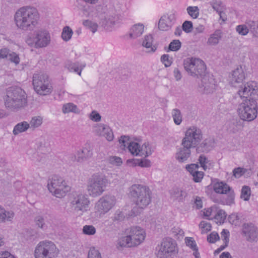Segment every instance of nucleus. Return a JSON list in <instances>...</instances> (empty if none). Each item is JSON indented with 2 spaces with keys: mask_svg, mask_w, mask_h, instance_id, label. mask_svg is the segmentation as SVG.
<instances>
[{
  "mask_svg": "<svg viewBox=\"0 0 258 258\" xmlns=\"http://www.w3.org/2000/svg\"><path fill=\"white\" fill-rule=\"evenodd\" d=\"M62 110L64 113H69L70 112H73L75 113H79V111L77 105L73 103L64 104L62 106Z\"/></svg>",
  "mask_w": 258,
  "mask_h": 258,
  "instance_id": "34",
  "label": "nucleus"
},
{
  "mask_svg": "<svg viewBox=\"0 0 258 258\" xmlns=\"http://www.w3.org/2000/svg\"><path fill=\"white\" fill-rule=\"evenodd\" d=\"M229 78L231 85L234 87L239 86V89H241L242 86H241L240 84L242 83V82L245 78V74L242 67L239 66L233 71ZM246 84H245V85ZM244 85L245 84L242 86V87H244Z\"/></svg>",
  "mask_w": 258,
  "mask_h": 258,
  "instance_id": "19",
  "label": "nucleus"
},
{
  "mask_svg": "<svg viewBox=\"0 0 258 258\" xmlns=\"http://www.w3.org/2000/svg\"><path fill=\"white\" fill-rule=\"evenodd\" d=\"M185 242L186 245L192 250L196 249V248L198 247L195 240L192 237H185Z\"/></svg>",
  "mask_w": 258,
  "mask_h": 258,
  "instance_id": "55",
  "label": "nucleus"
},
{
  "mask_svg": "<svg viewBox=\"0 0 258 258\" xmlns=\"http://www.w3.org/2000/svg\"><path fill=\"white\" fill-rule=\"evenodd\" d=\"M250 193V188L248 186L245 185L242 188L240 197L243 200L247 201L249 199Z\"/></svg>",
  "mask_w": 258,
  "mask_h": 258,
  "instance_id": "47",
  "label": "nucleus"
},
{
  "mask_svg": "<svg viewBox=\"0 0 258 258\" xmlns=\"http://www.w3.org/2000/svg\"><path fill=\"white\" fill-rule=\"evenodd\" d=\"M193 29L192 23L189 21H185L182 25V29L186 33H190Z\"/></svg>",
  "mask_w": 258,
  "mask_h": 258,
  "instance_id": "54",
  "label": "nucleus"
},
{
  "mask_svg": "<svg viewBox=\"0 0 258 258\" xmlns=\"http://www.w3.org/2000/svg\"><path fill=\"white\" fill-rule=\"evenodd\" d=\"M203 139L202 131L197 126H192L185 132L182 142L192 148H196Z\"/></svg>",
  "mask_w": 258,
  "mask_h": 258,
  "instance_id": "13",
  "label": "nucleus"
},
{
  "mask_svg": "<svg viewBox=\"0 0 258 258\" xmlns=\"http://www.w3.org/2000/svg\"><path fill=\"white\" fill-rule=\"evenodd\" d=\"M153 42V37L151 35H148L145 36L143 41V46L147 48H150L149 52H155L157 47L152 45Z\"/></svg>",
  "mask_w": 258,
  "mask_h": 258,
  "instance_id": "31",
  "label": "nucleus"
},
{
  "mask_svg": "<svg viewBox=\"0 0 258 258\" xmlns=\"http://www.w3.org/2000/svg\"><path fill=\"white\" fill-rule=\"evenodd\" d=\"M107 162L113 166H119L122 164V160L121 158L116 156H109L107 159Z\"/></svg>",
  "mask_w": 258,
  "mask_h": 258,
  "instance_id": "42",
  "label": "nucleus"
},
{
  "mask_svg": "<svg viewBox=\"0 0 258 258\" xmlns=\"http://www.w3.org/2000/svg\"><path fill=\"white\" fill-rule=\"evenodd\" d=\"M39 19L37 10L33 7L24 6L15 14L14 21L17 28L22 31H32L37 26Z\"/></svg>",
  "mask_w": 258,
  "mask_h": 258,
  "instance_id": "2",
  "label": "nucleus"
},
{
  "mask_svg": "<svg viewBox=\"0 0 258 258\" xmlns=\"http://www.w3.org/2000/svg\"><path fill=\"white\" fill-rule=\"evenodd\" d=\"M35 48L46 47L50 42V36L46 30H38L35 32Z\"/></svg>",
  "mask_w": 258,
  "mask_h": 258,
  "instance_id": "18",
  "label": "nucleus"
},
{
  "mask_svg": "<svg viewBox=\"0 0 258 258\" xmlns=\"http://www.w3.org/2000/svg\"><path fill=\"white\" fill-rule=\"evenodd\" d=\"M221 237L222 240L224 241V244L221 245L219 248V250H223L227 246L229 242V231L227 230L223 229L221 232Z\"/></svg>",
  "mask_w": 258,
  "mask_h": 258,
  "instance_id": "44",
  "label": "nucleus"
},
{
  "mask_svg": "<svg viewBox=\"0 0 258 258\" xmlns=\"http://www.w3.org/2000/svg\"><path fill=\"white\" fill-rule=\"evenodd\" d=\"M15 214L13 211H7L2 206H0V222L11 221Z\"/></svg>",
  "mask_w": 258,
  "mask_h": 258,
  "instance_id": "26",
  "label": "nucleus"
},
{
  "mask_svg": "<svg viewBox=\"0 0 258 258\" xmlns=\"http://www.w3.org/2000/svg\"><path fill=\"white\" fill-rule=\"evenodd\" d=\"M222 38V33L220 30H217L214 33L210 35L207 41V44L209 45H216Z\"/></svg>",
  "mask_w": 258,
  "mask_h": 258,
  "instance_id": "27",
  "label": "nucleus"
},
{
  "mask_svg": "<svg viewBox=\"0 0 258 258\" xmlns=\"http://www.w3.org/2000/svg\"><path fill=\"white\" fill-rule=\"evenodd\" d=\"M116 199L114 196L106 195L102 197L95 204V209L100 214H105L115 205Z\"/></svg>",
  "mask_w": 258,
  "mask_h": 258,
  "instance_id": "14",
  "label": "nucleus"
},
{
  "mask_svg": "<svg viewBox=\"0 0 258 258\" xmlns=\"http://www.w3.org/2000/svg\"><path fill=\"white\" fill-rule=\"evenodd\" d=\"M161 61L164 63L165 67L170 66L172 62V58H170L169 55L166 54L162 55Z\"/></svg>",
  "mask_w": 258,
  "mask_h": 258,
  "instance_id": "57",
  "label": "nucleus"
},
{
  "mask_svg": "<svg viewBox=\"0 0 258 258\" xmlns=\"http://www.w3.org/2000/svg\"><path fill=\"white\" fill-rule=\"evenodd\" d=\"M249 29H248V27L247 26V21L244 24L238 25L236 28L237 32L242 36L247 35L249 32Z\"/></svg>",
  "mask_w": 258,
  "mask_h": 258,
  "instance_id": "46",
  "label": "nucleus"
},
{
  "mask_svg": "<svg viewBox=\"0 0 258 258\" xmlns=\"http://www.w3.org/2000/svg\"><path fill=\"white\" fill-rule=\"evenodd\" d=\"M186 11L188 14L194 19L197 18L199 15V9L197 6H189Z\"/></svg>",
  "mask_w": 258,
  "mask_h": 258,
  "instance_id": "45",
  "label": "nucleus"
},
{
  "mask_svg": "<svg viewBox=\"0 0 258 258\" xmlns=\"http://www.w3.org/2000/svg\"><path fill=\"white\" fill-rule=\"evenodd\" d=\"M156 255L158 258H168L175 254L177 244L171 238H164L160 245L156 247Z\"/></svg>",
  "mask_w": 258,
  "mask_h": 258,
  "instance_id": "10",
  "label": "nucleus"
},
{
  "mask_svg": "<svg viewBox=\"0 0 258 258\" xmlns=\"http://www.w3.org/2000/svg\"><path fill=\"white\" fill-rule=\"evenodd\" d=\"M144 26L143 24H135L131 28L129 36L131 39H136L141 36L144 32Z\"/></svg>",
  "mask_w": 258,
  "mask_h": 258,
  "instance_id": "23",
  "label": "nucleus"
},
{
  "mask_svg": "<svg viewBox=\"0 0 258 258\" xmlns=\"http://www.w3.org/2000/svg\"><path fill=\"white\" fill-rule=\"evenodd\" d=\"M183 66L185 71L191 76L200 78L206 72V66L204 62L197 58L188 57L184 60Z\"/></svg>",
  "mask_w": 258,
  "mask_h": 258,
  "instance_id": "9",
  "label": "nucleus"
},
{
  "mask_svg": "<svg viewBox=\"0 0 258 258\" xmlns=\"http://www.w3.org/2000/svg\"><path fill=\"white\" fill-rule=\"evenodd\" d=\"M83 25L88 29H90L93 33H95L97 31L98 27V25L96 23L89 20L84 21L83 22Z\"/></svg>",
  "mask_w": 258,
  "mask_h": 258,
  "instance_id": "41",
  "label": "nucleus"
},
{
  "mask_svg": "<svg viewBox=\"0 0 258 258\" xmlns=\"http://www.w3.org/2000/svg\"><path fill=\"white\" fill-rule=\"evenodd\" d=\"M30 128V125L27 121H23L17 124L13 131V133L14 135H18L19 134L26 131Z\"/></svg>",
  "mask_w": 258,
  "mask_h": 258,
  "instance_id": "30",
  "label": "nucleus"
},
{
  "mask_svg": "<svg viewBox=\"0 0 258 258\" xmlns=\"http://www.w3.org/2000/svg\"><path fill=\"white\" fill-rule=\"evenodd\" d=\"M117 19L118 17L115 14L108 12L105 14L104 19H101V21L104 27H112L115 25Z\"/></svg>",
  "mask_w": 258,
  "mask_h": 258,
  "instance_id": "25",
  "label": "nucleus"
},
{
  "mask_svg": "<svg viewBox=\"0 0 258 258\" xmlns=\"http://www.w3.org/2000/svg\"><path fill=\"white\" fill-rule=\"evenodd\" d=\"M89 117L91 120L94 122H99L101 119V116L100 114L95 110L92 111L90 113Z\"/></svg>",
  "mask_w": 258,
  "mask_h": 258,
  "instance_id": "56",
  "label": "nucleus"
},
{
  "mask_svg": "<svg viewBox=\"0 0 258 258\" xmlns=\"http://www.w3.org/2000/svg\"><path fill=\"white\" fill-rule=\"evenodd\" d=\"M140 149L141 146L138 143L131 142L128 145V150L133 155L140 156Z\"/></svg>",
  "mask_w": 258,
  "mask_h": 258,
  "instance_id": "33",
  "label": "nucleus"
},
{
  "mask_svg": "<svg viewBox=\"0 0 258 258\" xmlns=\"http://www.w3.org/2000/svg\"><path fill=\"white\" fill-rule=\"evenodd\" d=\"M94 132L98 136L104 137L108 142L113 140L114 135L111 128L103 123H98L93 126Z\"/></svg>",
  "mask_w": 258,
  "mask_h": 258,
  "instance_id": "17",
  "label": "nucleus"
},
{
  "mask_svg": "<svg viewBox=\"0 0 258 258\" xmlns=\"http://www.w3.org/2000/svg\"><path fill=\"white\" fill-rule=\"evenodd\" d=\"M175 21V15L173 12H170L161 17L158 23V28L162 31L170 29Z\"/></svg>",
  "mask_w": 258,
  "mask_h": 258,
  "instance_id": "20",
  "label": "nucleus"
},
{
  "mask_svg": "<svg viewBox=\"0 0 258 258\" xmlns=\"http://www.w3.org/2000/svg\"><path fill=\"white\" fill-rule=\"evenodd\" d=\"M214 146V140L209 137L205 139L200 144L196 147L198 153H208Z\"/></svg>",
  "mask_w": 258,
  "mask_h": 258,
  "instance_id": "22",
  "label": "nucleus"
},
{
  "mask_svg": "<svg viewBox=\"0 0 258 258\" xmlns=\"http://www.w3.org/2000/svg\"><path fill=\"white\" fill-rule=\"evenodd\" d=\"M152 153V150L148 143H145L142 147H141L140 152L141 157L146 158L150 155Z\"/></svg>",
  "mask_w": 258,
  "mask_h": 258,
  "instance_id": "38",
  "label": "nucleus"
},
{
  "mask_svg": "<svg viewBox=\"0 0 258 258\" xmlns=\"http://www.w3.org/2000/svg\"><path fill=\"white\" fill-rule=\"evenodd\" d=\"M171 197L178 202H183L187 195L186 191L179 187H174L170 191Z\"/></svg>",
  "mask_w": 258,
  "mask_h": 258,
  "instance_id": "24",
  "label": "nucleus"
},
{
  "mask_svg": "<svg viewBox=\"0 0 258 258\" xmlns=\"http://www.w3.org/2000/svg\"><path fill=\"white\" fill-rule=\"evenodd\" d=\"M93 155L92 150L90 148H84L80 152H78V158L77 161L78 162H82L83 161L88 159L91 158Z\"/></svg>",
  "mask_w": 258,
  "mask_h": 258,
  "instance_id": "28",
  "label": "nucleus"
},
{
  "mask_svg": "<svg viewBox=\"0 0 258 258\" xmlns=\"http://www.w3.org/2000/svg\"><path fill=\"white\" fill-rule=\"evenodd\" d=\"M88 258H102L101 253L95 247H91L88 253Z\"/></svg>",
  "mask_w": 258,
  "mask_h": 258,
  "instance_id": "51",
  "label": "nucleus"
},
{
  "mask_svg": "<svg viewBox=\"0 0 258 258\" xmlns=\"http://www.w3.org/2000/svg\"><path fill=\"white\" fill-rule=\"evenodd\" d=\"M198 161L201 166L204 170L209 169L212 166L211 161L204 155L200 156Z\"/></svg>",
  "mask_w": 258,
  "mask_h": 258,
  "instance_id": "37",
  "label": "nucleus"
},
{
  "mask_svg": "<svg viewBox=\"0 0 258 258\" xmlns=\"http://www.w3.org/2000/svg\"><path fill=\"white\" fill-rule=\"evenodd\" d=\"M83 232L85 234L93 235L96 233V229L93 225H85L83 228Z\"/></svg>",
  "mask_w": 258,
  "mask_h": 258,
  "instance_id": "53",
  "label": "nucleus"
},
{
  "mask_svg": "<svg viewBox=\"0 0 258 258\" xmlns=\"http://www.w3.org/2000/svg\"><path fill=\"white\" fill-rule=\"evenodd\" d=\"M47 188L49 192L57 198L64 197L71 189L63 178L58 175H53L48 179Z\"/></svg>",
  "mask_w": 258,
  "mask_h": 258,
  "instance_id": "7",
  "label": "nucleus"
},
{
  "mask_svg": "<svg viewBox=\"0 0 258 258\" xmlns=\"http://www.w3.org/2000/svg\"><path fill=\"white\" fill-rule=\"evenodd\" d=\"M59 250L52 241L44 240L40 241L35 247L34 256L35 258H56Z\"/></svg>",
  "mask_w": 258,
  "mask_h": 258,
  "instance_id": "8",
  "label": "nucleus"
},
{
  "mask_svg": "<svg viewBox=\"0 0 258 258\" xmlns=\"http://www.w3.org/2000/svg\"><path fill=\"white\" fill-rule=\"evenodd\" d=\"M255 82L247 83L238 91L241 101L239 103L237 112L240 119L250 121L257 116V106L255 99L252 96L258 94V87Z\"/></svg>",
  "mask_w": 258,
  "mask_h": 258,
  "instance_id": "1",
  "label": "nucleus"
},
{
  "mask_svg": "<svg viewBox=\"0 0 258 258\" xmlns=\"http://www.w3.org/2000/svg\"><path fill=\"white\" fill-rule=\"evenodd\" d=\"M127 235L118 239L117 245L120 247H134L143 242L146 236L144 230L139 227H133L126 231Z\"/></svg>",
  "mask_w": 258,
  "mask_h": 258,
  "instance_id": "5",
  "label": "nucleus"
},
{
  "mask_svg": "<svg viewBox=\"0 0 258 258\" xmlns=\"http://www.w3.org/2000/svg\"><path fill=\"white\" fill-rule=\"evenodd\" d=\"M201 82H199L200 91L203 93H210L215 89L214 79L206 72L202 77H200Z\"/></svg>",
  "mask_w": 258,
  "mask_h": 258,
  "instance_id": "16",
  "label": "nucleus"
},
{
  "mask_svg": "<svg viewBox=\"0 0 258 258\" xmlns=\"http://www.w3.org/2000/svg\"><path fill=\"white\" fill-rule=\"evenodd\" d=\"M219 239V236L217 232H213L207 236V240L210 243H215Z\"/></svg>",
  "mask_w": 258,
  "mask_h": 258,
  "instance_id": "61",
  "label": "nucleus"
},
{
  "mask_svg": "<svg viewBox=\"0 0 258 258\" xmlns=\"http://www.w3.org/2000/svg\"><path fill=\"white\" fill-rule=\"evenodd\" d=\"M213 9L217 13L223 11V5L221 1L213 0L210 3Z\"/></svg>",
  "mask_w": 258,
  "mask_h": 258,
  "instance_id": "48",
  "label": "nucleus"
},
{
  "mask_svg": "<svg viewBox=\"0 0 258 258\" xmlns=\"http://www.w3.org/2000/svg\"><path fill=\"white\" fill-rule=\"evenodd\" d=\"M129 194L136 207L131 210V216H136L151 203L152 192L147 186L135 184L129 188Z\"/></svg>",
  "mask_w": 258,
  "mask_h": 258,
  "instance_id": "3",
  "label": "nucleus"
},
{
  "mask_svg": "<svg viewBox=\"0 0 258 258\" xmlns=\"http://www.w3.org/2000/svg\"><path fill=\"white\" fill-rule=\"evenodd\" d=\"M171 233L173 237L175 238H179L184 235L183 231L179 227H173L171 230Z\"/></svg>",
  "mask_w": 258,
  "mask_h": 258,
  "instance_id": "50",
  "label": "nucleus"
},
{
  "mask_svg": "<svg viewBox=\"0 0 258 258\" xmlns=\"http://www.w3.org/2000/svg\"><path fill=\"white\" fill-rule=\"evenodd\" d=\"M214 191L218 194H226L231 190L230 187L226 183L221 182H217L214 186Z\"/></svg>",
  "mask_w": 258,
  "mask_h": 258,
  "instance_id": "29",
  "label": "nucleus"
},
{
  "mask_svg": "<svg viewBox=\"0 0 258 258\" xmlns=\"http://www.w3.org/2000/svg\"><path fill=\"white\" fill-rule=\"evenodd\" d=\"M90 201L87 196L81 193H73L70 199V206L74 212L81 214L86 211Z\"/></svg>",
  "mask_w": 258,
  "mask_h": 258,
  "instance_id": "12",
  "label": "nucleus"
},
{
  "mask_svg": "<svg viewBox=\"0 0 258 258\" xmlns=\"http://www.w3.org/2000/svg\"><path fill=\"white\" fill-rule=\"evenodd\" d=\"M27 104V96L24 90L19 87H11L7 89L5 99L7 108L13 111L24 107Z\"/></svg>",
  "mask_w": 258,
  "mask_h": 258,
  "instance_id": "4",
  "label": "nucleus"
},
{
  "mask_svg": "<svg viewBox=\"0 0 258 258\" xmlns=\"http://www.w3.org/2000/svg\"><path fill=\"white\" fill-rule=\"evenodd\" d=\"M73 34V30L69 26H65L62 30L61 37L64 41H68L71 39Z\"/></svg>",
  "mask_w": 258,
  "mask_h": 258,
  "instance_id": "40",
  "label": "nucleus"
},
{
  "mask_svg": "<svg viewBox=\"0 0 258 258\" xmlns=\"http://www.w3.org/2000/svg\"><path fill=\"white\" fill-rule=\"evenodd\" d=\"M46 144V142L44 140L39 142L37 143V149L42 152H46L47 150Z\"/></svg>",
  "mask_w": 258,
  "mask_h": 258,
  "instance_id": "64",
  "label": "nucleus"
},
{
  "mask_svg": "<svg viewBox=\"0 0 258 258\" xmlns=\"http://www.w3.org/2000/svg\"><path fill=\"white\" fill-rule=\"evenodd\" d=\"M119 142L121 145L122 149H124L126 147L128 149V145L130 144L129 140L127 137L121 136L119 140Z\"/></svg>",
  "mask_w": 258,
  "mask_h": 258,
  "instance_id": "63",
  "label": "nucleus"
},
{
  "mask_svg": "<svg viewBox=\"0 0 258 258\" xmlns=\"http://www.w3.org/2000/svg\"><path fill=\"white\" fill-rule=\"evenodd\" d=\"M199 227L202 229V233H206L211 231L212 228L211 224L205 221L201 222L199 224Z\"/></svg>",
  "mask_w": 258,
  "mask_h": 258,
  "instance_id": "52",
  "label": "nucleus"
},
{
  "mask_svg": "<svg viewBox=\"0 0 258 258\" xmlns=\"http://www.w3.org/2000/svg\"><path fill=\"white\" fill-rule=\"evenodd\" d=\"M8 59L16 64H18L20 62V58L18 54L14 52H11Z\"/></svg>",
  "mask_w": 258,
  "mask_h": 258,
  "instance_id": "58",
  "label": "nucleus"
},
{
  "mask_svg": "<svg viewBox=\"0 0 258 258\" xmlns=\"http://www.w3.org/2000/svg\"><path fill=\"white\" fill-rule=\"evenodd\" d=\"M67 66L68 69L70 71L76 72L80 76L81 74V72L83 68L84 67V66H80L78 62L71 63L68 64Z\"/></svg>",
  "mask_w": 258,
  "mask_h": 258,
  "instance_id": "43",
  "label": "nucleus"
},
{
  "mask_svg": "<svg viewBox=\"0 0 258 258\" xmlns=\"http://www.w3.org/2000/svg\"><path fill=\"white\" fill-rule=\"evenodd\" d=\"M33 85L36 92L40 95H46L51 92V86L46 74H34L33 77Z\"/></svg>",
  "mask_w": 258,
  "mask_h": 258,
  "instance_id": "11",
  "label": "nucleus"
},
{
  "mask_svg": "<svg viewBox=\"0 0 258 258\" xmlns=\"http://www.w3.org/2000/svg\"><path fill=\"white\" fill-rule=\"evenodd\" d=\"M242 235L250 242L258 240V228L252 223H244L242 226Z\"/></svg>",
  "mask_w": 258,
  "mask_h": 258,
  "instance_id": "15",
  "label": "nucleus"
},
{
  "mask_svg": "<svg viewBox=\"0 0 258 258\" xmlns=\"http://www.w3.org/2000/svg\"><path fill=\"white\" fill-rule=\"evenodd\" d=\"M214 214L215 216L214 218L215 219L216 222L217 224H221L224 222L226 217V214L224 210L217 209V211Z\"/></svg>",
  "mask_w": 258,
  "mask_h": 258,
  "instance_id": "36",
  "label": "nucleus"
},
{
  "mask_svg": "<svg viewBox=\"0 0 258 258\" xmlns=\"http://www.w3.org/2000/svg\"><path fill=\"white\" fill-rule=\"evenodd\" d=\"M107 183V179L104 175L100 173L93 174L87 182V190L89 195L92 198L101 196L105 190Z\"/></svg>",
  "mask_w": 258,
  "mask_h": 258,
  "instance_id": "6",
  "label": "nucleus"
},
{
  "mask_svg": "<svg viewBox=\"0 0 258 258\" xmlns=\"http://www.w3.org/2000/svg\"><path fill=\"white\" fill-rule=\"evenodd\" d=\"M246 171V169L241 168V167H238L235 168L233 171V175L236 178H239L241 177L242 175H243Z\"/></svg>",
  "mask_w": 258,
  "mask_h": 258,
  "instance_id": "60",
  "label": "nucleus"
},
{
  "mask_svg": "<svg viewBox=\"0 0 258 258\" xmlns=\"http://www.w3.org/2000/svg\"><path fill=\"white\" fill-rule=\"evenodd\" d=\"M181 46V43L179 40H174L169 45V50L171 51H177Z\"/></svg>",
  "mask_w": 258,
  "mask_h": 258,
  "instance_id": "49",
  "label": "nucleus"
},
{
  "mask_svg": "<svg viewBox=\"0 0 258 258\" xmlns=\"http://www.w3.org/2000/svg\"><path fill=\"white\" fill-rule=\"evenodd\" d=\"M182 147L178 149L175 155L176 159L180 163H183L187 160L191 155V149L192 147L187 144H184L181 142Z\"/></svg>",
  "mask_w": 258,
  "mask_h": 258,
  "instance_id": "21",
  "label": "nucleus"
},
{
  "mask_svg": "<svg viewBox=\"0 0 258 258\" xmlns=\"http://www.w3.org/2000/svg\"><path fill=\"white\" fill-rule=\"evenodd\" d=\"M247 26L253 36L258 37V21L247 20Z\"/></svg>",
  "mask_w": 258,
  "mask_h": 258,
  "instance_id": "32",
  "label": "nucleus"
},
{
  "mask_svg": "<svg viewBox=\"0 0 258 258\" xmlns=\"http://www.w3.org/2000/svg\"><path fill=\"white\" fill-rule=\"evenodd\" d=\"M217 211V207L216 206L212 207L207 209H205L204 211V215L205 217H209L214 214Z\"/></svg>",
  "mask_w": 258,
  "mask_h": 258,
  "instance_id": "62",
  "label": "nucleus"
},
{
  "mask_svg": "<svg viewBox=\"0 0 258 258\" xmlns=\"http://www.w3.org/2000/svg\"><path fill=\"white\" fill-rule=\"evenodd\" d=\"M42 117L40 116H34L32 118L30 123V128L33 129L40 126L42 123Z\"/></svg>",
  "mask_w": 258,
  "mask_h": 258,
  "instance_id": "39",
  "label": "nucleus"
},
{
  "mask_svg": "<svg viewBox=\"0 0 258 258\" xmlns=\"http://www.w3.org/2000/svg\"><path fill=\"white\" fill-rule=\"evenodd\" d=\"M204 174L202 171H195L192 174L194 181L196 182H200L203 178Z\"/></svg>",
  "mask_w": 258,
  "mask_h": 258,
  "instance_id": "59",
  "label": "nucleus"
},
{
  "mask_svg": "<svg viewBox=\"0 0 258 258\" xmlns=\"http://www.w3.org/2000/svg\"><path fill=\"white\" fill-rule=\"evenodd\" d=\"M174 122L176 125H180L182 121V115L181 111L177 109H173L171 112Z\"/></svg>",
  "mask_w": 258,
  "mask_h": 258,
  "instance_id": "35",
  "label": "nucleus"
}]
</instances>
